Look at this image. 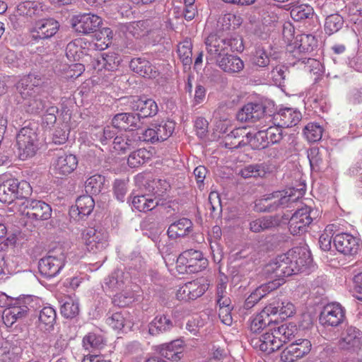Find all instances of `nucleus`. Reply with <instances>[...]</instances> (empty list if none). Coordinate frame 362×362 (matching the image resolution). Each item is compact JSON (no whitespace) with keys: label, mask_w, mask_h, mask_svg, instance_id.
<instances>
[{"label":"nucleus","mask_w":362,"mask_h":362,"mask_svg":"<svg viewBox=\"0 0 362 362\" xmlns=\"http://www.w3.org/2000/svg\"><path fill=\"white\" fill-rule=\"evenodd\" d=\"M301 248L290 250L286 254L279 255L268 263L263 272L272 281L279 282L286 276L303 272L305 267L311 262L310 257L305 252L301 254Z\"/></svg>","instance_id":"obj_1"},{"label":"nucleus","mask_w":362,"mask_h":362,"mask_svg":"<svg viewBox=\"0 0 362 362\" xmlns=\"http://www.w3.org/2000/svg\"><path fill=\"white\" fill-rule=\"evenodd\" d=\"M270 331L272 332H267L259 338H252L251 345L256 349L271 354L293 340L298 333L297 327L293 324H284Z\"/></svg>","instance_id":"obj_2"},{"label":"nucleus","mask_w":362,"mask_h":362,"mask_svg":"<svg viewBox=\"0 0 362 362\" xmlns=\"http://www.w3.org/2000/svg\"><path fill=\"white\" fill-rule=\"evenodd\" d=\"M32 187L29 182L17 179H9L0 185V202L21 205V201H24L31 194Z\"/></svg>","instance_id":"obj_3"},{"label":"nucleus","mask_w":362,"mask_h":362,"mask_svg":"<svg viewBox=\"0 0 362 362\" xmlns=\"http://www.w3.org/2000/svg\"><path fill=\"white\" fill-rule=\"evenodd\" d=\"M208 261L200 251L188 250L181 253L177 259V269L181 274H194L204 269Z\"/></svg>","instance_id":"obj_4"},{"label":"nucleus","mask_w":362,"mask_h":362,"mask_svg":"<svg viewBox=\"0 0 362 362\" xmlns=\"http://www.w3.org/2000/svg\"><path fill=\"white\" fill-rule=\"evenodd\" d=\"M305 192L303 188L295 189H289L288 190L276 191L269 194L264 199L266 202L272 201L268 204L264 209L265 211H273L279 208L288 207L293 203L298 201Z\"/></svg>","instance_id":"obj_5"},{"label":"nucleus","mask_w":362,"mask_h":362,"mask_svg":"<svg viewBox=\"0 0 362 362\" xmlns=\"http://www.w3.org/2000/svg\"><path fill=\"white\" fill-rule=\"evenodd\" d=\"M37 134L33 128L24 127L19 131L16 136V143L21 160L35 156L37 150Z\"/></svg>","instance_id":"obj_6"},{"label":"nucleus","mask_w":362,"mask_h":362,"mask_svg":"<svg viewBox=\"0 0 362 362\" xmlns=\"http://www.w3.org/2000/svg\"><path fill=\"white\" fill-rule=\"evenodd\" d=\"M317 217V211L308 206L298 209L288 221V229L293 235H300L307 231L308 227Z\"/></svg>","instance_id":"obj_7"},{"label":"nucleus","mask_w":362,"mask_h":362,"mask_svg":"<svg viewBox=\"0 0 362 362\" xmlns=\"http://www.w3.org/2000/svg\"><path fill=\"white\" fill-rule=\"evenodd\" d=\"M66 257L62 248L49 252L48 255L40 259L38 268L40 274L47 278L55 276L63 268Z\"/></svg>","instance_id":"obj_8"},{"label":"nucleus","mask_w":362,"mask_h":362,"mask_svg":"<svg viewBox=\"0 0 362 362\" xmlns=\"http://www.w3.org/2000/svg\"><path fill=\"white\" fill-rule=\"evenodd\" d=\"M78 163L75 155L59 151L54 155L52 170L57 177L62 178L72 173L76 169Z\"/></svg>","instance_id":"obj_9"},{"label":"nucleus","mask_w":362,"mask_h":362,"mask_svg":"<svg viewBox=\"0 0 362 362\" xmlns=\"http://www.w3.org/2000/svg\"><path fill=\"white\" fill-rule=\"evenodd\" d=\"M235 39H226L220 37L216 34L209 35L205 41L206 48V60L216 61L219 57L226 54L230 50L233 49V42Z\"/></svg>","instance_id":"obj_10"},{"label":"nucleus","mask_w":362,"mask_h":362,"mask_svg":"<svg viewBox=\"0 0 362 362\" xmlns=\"http://www.w3.org/2000/svg\"><path fill=\"white\" fill-rule=\"evenodd\" d=\"M312 348V344L308 339H298L288 345L281 354L284 362H296L308 355Z\"/></svg>","instance_id":"obj_11"},{"label":"nucleus","mask_w":362,"mask_h":362,"mask_svg":"<svg viewBox=\"0 0 362 362\" xmlns=\"http://www.w3.org/2000/svg\"><path fill=\"white\" fill-rule=\"evenodd\" d=\"M21 205L25 206L23 213L30 219L35 221H46L52 216L51 206L41 200L25 199L21 202Z\"/></svg>","instance_id":"obj_12"},{"label":"nucleus","mask_w":362,"mask_h":362,"mask_svg":"<svg viewBox=\"0 0 362 362\" xmlns=\"http://www.w3.org/2000/svg\"><path fill=\"white\" fill-rule=\"evenodd\" d=\"M102 24V18L90 13H80L72 20V26L75 30L84 35L95 33Z\"/></svg>","instance_id":"obj_13"},{"label":"nucleus","mask_w":362,"mask_h":362,"mask_svg":"<svg viewBox=\"0 0 362 362\" xmlns=\"http://www.w3.org/2000/svg\"><path fill=\"white\" fill-rule=\"evenodd\" d=\"M83 238L89 252H96L107 246V233L102 228H88L83 230Z\"/></svg>","instance_id":"obj_14"},{"label":"nucleus","mask_w":362,"mask_h":362,"mask_svg":"<svg viewBox=\"0 0 362 362\" xmlns=\"http://www.w3.org/2000/svg\"><path fill=\"white\" fill-rule=\"evenodd\" d=\"M301 118V113L299 111L289 107L281 109L272 115L267 117V119H269L272 124L283 128L296 126Z\"/></svg>","instance_id":"obj_15"},{"label":"nucleus","mask_w":362,"mask_h":362,"mask_svg":"<svg viewBox=\"0 0 362 362\" xmlns=\"http://www.w3.org/2000/svg\"><path fill=\"white\" fill-rule=\"evenodd\" d=\"M345 319V310L339 303L327 304L320 315V322L324 326L337 327Z\"/></svg>","instance_id":"obj_16"},{"label":"nucleus","mask_w":362,"mask_h":362,"mask_svg":"<svg viewBox=\"0 0 362 362\" xmlns=\"http://www.w3.org/2000/svg\"><path fill=\"white\" fill-rule=\"evenodd\" d=\"M337 250L345 255H354L360 248V240L350 233H341L333 238Z\"/></svg>","instance_id":"obj_17"},{"label":"nucleus","mask_w":362,"mask_h":362,"mask_svg":"<svg viewBox=\"0 0 362 362\" xmlns=\"http://www.w3.org/2000/svg\"><path fill=\"white\" fill-rule=\"evenodd\" d=\"M112 125L114 128L134 132L142 126L140 116L134 112H122L115 115L112 119Z\"/></svg>","instance_id":"obj_18"},{"label":"nucleus","mask_w":362,"mask_h":362,"mask_svg":"<svg viewBox=\"0 0 362 362\" xmlns=\"http://www.w3.org/2000/svg\"><path fill=\"white\" fill-rule=\"evenodd\" d=\"M59 24L53 18H43L35 22L31 31L33 40H45L54 36L58 31Z\"/></svg>","instance_id":"obj_19"},{"label":"nucleus","mask_w":362,"mask_h":362,"mask_svg":"<svg viewBox=\"0 0 362 362\" xmlns=\"http://www.w3.org/2000/svg\"><path fill=\"white\" fill-rule=\"evenodd\" d=\"M30 308L23 300H16L9 308L4 310L2 315L3 322L6 327H11L16 321L26 317Z\"/></svg>","instance_id":"obj_20"},{"label":"nucleus","mask_w":362,"mask_h":362,"mask_svg":"<svg viewBox=\"0 0 362 362\" xmlns=\"http://www.w3.org/2000/svg\"><path fill=\"white\" fill-rule=\"evenodd\" d=\"M362 345V332L355 327L348 326L341 333L339 346L341 349H358Z\"/></svg>","instance_id":"obj_21"},{"label":"nucleus","mask_w":362,"mask_h":362,"mask_svg":"<svg viewBox=\"0 0 362 362\" xmlns=\"http://www.w3.org/2000/svg\"><path fill=\"white\" fill-rule=\"evenodd\" d=\"M129 105L132 110L139 112L140 119L153 117L158 111L157 103L152 99L133 98Z\"/></svg>","instance_id":"obj_22"},{"label":"nucleus","mask_w":362,"mask_h":362,"mask_svg":"<svg viewBox=\"0 0 362 362\" xmlns=\"http://www.w3.org/2000/svg\"><path fill=\"white\" fill-rule=\"evenodd\" d=\"M139 143V134L135 132L116 136L113 141L114 148L123 153L135 149Z\"/></svg>","instance_id":"obj_23"},{"label":"nucleus","mask_w":362,"mask_h":362,"mask_svg":"<svg viewBox=\"0 0 362 362\" xmlns=\"http://www.w3.org/2000/svg\"><path fill=\"white\" fill-rule=\"evenodd\" d=\"M265 107L259 103H247L237 114L242 122H255L264 115Z\"/></svg>","instance_id":"obj_24"},{"label":"nucleus","mask_w":362,"mask_h":362,"mask_svg":"<svg viewBox=\"0 0 362 362\" xmlns=\"http://www.w3.org/2000/svg\"><path fill=\"white\" fill-rule=\"evenodd\" d=\"M216 64L227 74L240 73L244 69V62L238 56L230 54H226L219 57Z\"/></svg>","instance_id":"obj_25"},{"label":"nucleus","mask_w":362,"mask_h":362,"mask_svg":"<svg viewBox=\"0 0 362 362\" xmlns=\"http://www.w3.org/2000/svg\"><path fill=\"white\" fill-rule=\"evenodd\" d=\"M175 325L166 315H158L148 325V333L151 336H159L171 332Z\"/></svg>","instance_id":"obj_26"},{"label":"nucleus","mask_w":362,"mask_h":362,"mask_svg":"<svg viewBox=\"0 0 362 362\" xmlns=\"http://www.w3.org/2000/svg\"><path fill=\"white\" fill-rule=\"evenodd\" d=\"M129 66L134 72L144 78H155L158 76L156 68L144 58L132 59Z\"/></svg>","instance_id":"obj_27"},{"label":"nucleus","mask_w":362,"mask_h":362,"mask_svg":"<svg viewBox=\"0 0 362 362\" xmlns=\"http://www.w3.org/2000/svg\"><path fill=\"white\" fill-rule=\"evenodd\" d=\"M280 282L269 281L257 287L245 300L243 308L246 310L252 308L263 297L271 291L276 289Z\"/></svg>","instance_id":"obj_28"},{"label":"nucleus","mask_w":362,"mask_h":362,"mask_svg":"<svg viewBox=\"0 0 362 362\" xmlns=\"http://www.w3.org/2000/svg\"><path fill=\"white\" fill-rule=\"evenodd\" d=\"M158 351L160 355L168 360L178 361L183 356V341L177 339L168 344H161L158 347Z\"/></svg>","instance_id":"obj_29"},{"label":"nucleus","mask_w":362,"mask_h":362,"mask_svg":"<svg viewBox=\"0 0 362 362\" xmlns=\"http://www.w3.org/2000/svg\"><path fill=\"white\" fill-rule=\"evenodd\" d=\"M274 308L265 307L259 314H257L250 322V331L252 333H259L262 330L269 326L276 319L272 317V313Z\"/></svg>","instance_id":"obj_30"},{"label":"nucleus","mask_w":362,"mask_h":362,"mask_svg":"<svg viewBox=\"0 0 362 362\" xmlns=\"http://www.w3.org/2000/svg\"><path fill=\"white\" fill-rule=\"evenodd\" d=\"M192 221L186 218H182L171 223L168 227L167 234L169 238L174 240L187 235L192 230Z\"/></svg>","instance_id":"obj_31"},{"label":"nucleus","mask_w":362,"mask_h":362,"mask_svg":"<svg viewBox=\"0 0 362 362\" xmlns=\"http://www.w3.org/2000/svg\"><path fill=\"white\" fill-rule=\"evenodd\" d=\"M247 139L246 128H237L224 137L223 143L226 148L233 149L246 146Z\"/></svg>","instance_id":"obj_32"},{"label":"nucleus","mask_w":362,"mask_h":362,"mask_svg":"<svg viewBox=\"0 0 362 362\" xmlns=\"http://www.w3.org/2000/svg\"><path fill=\"white\" fill-rule=\"evenodd\" d=\"M95 206V201L91 195H83L79 197L76 202V208H71L70 213L71 216L78 214L83 218L93 211Z\"/></svg>","instance_id":"obj_33"},{"label":"nucleus","mask_w":362,"mask_h":362,"mask_svg":"<svg viewBox=\"0 0 362 362\" xmlns=\"http://www.w3.org/2000/svg\"><path fill=\"white\" fill-rule=\"evenodd\" d=\"M204 292V286H197L195 283L189 282L177 290L176 296L178 299L189 300L202 296Z\"/></svg>","instance_id":"obj_34"},{"label":"nucleus","mask_w":362,"mask_h":362,"mask_svg":"<svg viewBox=\"0 0 362 362\" xmlns=\"http://www.w3.org/2000/svg\"><path fill=\"white\" fill-rule=\"evenodd\" d=\"M57 314L51 307H45L39 315L38 327L44 332H50L54 329Z\"/></svg>","instance_id":"obj_35"},{"label":"nucleus","mask_w":362,"mask_h":362,"mask_svg":"<svg viewBox=\"0 0 362 362\" xmlns=\"http://www.w3.org/2000/svg\"><path fill=\"white\" fill-rule=\"evenodd\" d=\"M33 76L28 75L21 79L16 85V97L18 103H23L33 96L35 91L34 88L29 83L32 82V77Z\"/></svg>","instance_id":"obj_36"},{"label":"nucleus","mask_w":362,"mask_h":362,"mask_svg":"<svg viewBox=\"0 0 362 362\" xmlns=\"http://www.w3.org/2000/svg\"><path fill=\"white\" fill-rule=\"evenodd\" d=\"M266 307L274 308L272 316L279 315L280 318L286 319L291 317L295 313V306L288 300H274Z\"/></svg>","instance_id":"obj_37"},{"label":"nucleus","mask_w":362,"mask_h":362,"mask_svg":"<svg viewBox=\"0 0 362 362\" xmlns=\"http://www.w3.org/2000/svg\"><path fill=\"white\" fill-rule=\"evenodd\" d=\"M121 62L119 54L114 52L103 53L97 59L98 69L104 68L106 70L114 71L117 69Z\"/></svg>","instance_id":"obj_38"},{"label":"nucleus","mask_w":362,"mask_h":362,"mask_svg":"<svg viewBox=\"0 0 362 362\" xmlns=\"http://www.w3.org/2000/svg\"><path fill=\"white\" fill-rule=\"evenodd\" d=\"M132 206L141 212L153 210L158 205V201L146 195L134 196L132 200Z\"/></svg>","instance_id":"obj_39"},{"label":"nucleus","mask_w":362,"mask_h":362,"mask_svg":"<svg viewBox=\"0 0 362 362\" xmlns=\"http://www.w3.org/2000/svg\"><path fill=\"white\" fill-rule=\"evenodd\" d=\"M95 42L93 43V48L98 50L106 49L111 43L112 38V31L109 28H103L98 29L97 31L93 33Z\"/></svg>","instance_id":"obj_40"},{"label":"nucleus","mask_w":362,"mask_h":362,"mask_svg":"<svg viewBox=\"0 0 362 362\" xmlns=\"http://www.w3.org/2000/svg\"><path fill=\"white\" fill-rule=\"evenodd\" d=\"M268 167L264 163L251 164L240 170L239 175L245 179L264 177L268 173Z\"/></svg>","instance_id":"obj_41"},{"label":"nucleus","mask_w":362,"mask_h":362,"mask_svg":"<svg viewBox=\"0 0 362 362\" xmlns=\"http://www.w3.org/2000/svg\"><path fill=\"white\" fill-rule=\"evenodd\" d=\"M247 145L249 144L253 149H263L270 144L265 130H260L255 134L247 132Z\"/></svg>","instance_id":"obj_42"},{"label":"nucleus","mask_w":362,"mask_h":362,"mask_svg":"<svg viewBox=\"0 0 362 362\" xmlns=\"http://www.w3.org/2000/svg\"><path fill=\"white\" fill-rule=\"evenodd\" d=\"M178 57L184 69H189L192 63V44L189 40H185L177 45Z\"/></svg>","instance_id":"obj_43"},{"label":"nucleus","mask_w":362,"mask_h":362,"mask_svg":"<svg viewBox=\"0 0 362 362\" xmlns=\"http://www.w3.org/2000/svg\"><path fill=\"white\" fill-rule=\"evenodd\" d=\"M252 268L253 264L249 262L240 265L233 272V281L243 282L240 287L250 284V279H252L250 274L252 272Z\"/></svg>","instance_id":"obj_44"},{"label":"nucleus","mask_w":362,"mask_h":362,"mask_svg":"<svg viewBox=\"0 0 362 362\" xmlns=\"http://www.w3.org/2000/svg\"><path fill=\"white\" fill-rule=\"evenodd\" d=\"M151 156L150 151L146 148H139L132 151L127 159L128 165L130 168H138L146 163Z\"/></svg>","instance_id":"obj_45"},{"label":"nucleus","mask_w":362,"mask_h":362,"mask_svg":"<svg viewBox=\"0 0 362 362\" xmlns=\"http://www.w3.org/2000/svg\"><path fill=\"white\" fill-rule=\"evenodd\" d=\"M127 277H124V273L122 270H116L112 272L105 281L106 288L109 289L117 291L122 290L125 284V281Z\"/></svg>","instance_id":"obj_46"},{"label":"nucleus","mask_w":362,"mask_h":362,"mask_svg":"<svg viewBox=\"0 0 362 362\" xmlns=\"http://www.w3.org/2000/svg\"><path fill=\"white\" fill-rule=\"evenodd\" d=\"M105 344V341L103 336L95 332H89L83 339V347L90 351L101 349Z\"/></svg>","instance_id":"obj_47"},{"label":"nucleus","mask_w":362,"mask_h":362,"mask_svg":"<svg viewBox=\"0 0 362 362\" xmlns=\"http://www.w3.org/2000/svg\"><path fill=\"white\" fill-rule=\"evenodd\" d=\"M290 14L295 21H309L313 18L314 10L309 5L302 4L293 6L291 10Z\"/></svg>","instance_id":"obj_48"},{"label":"nucleus","mask_w":362,"mask_h":362,"mask_svg":"<svg viewBox=\"0 0 362 362\" xmlns=\"http://www.w3.org/2000/svg\"><path fill=\"white\" fill-rule=\"evenodd\" d=\"M105 181V177L99 174L90 177L85 182L86 192L91 195L99 194L103 188Z\"/></svg>","instance_id":"obj_49"},{"label":"nucleus","mask_w":362,"mask_h":362,"mask_svg":"<svg viewBox=\"0 0 362 362\" xmlns=\"http://www.w3.org/2000/svg\"><path fill=\"white\" fill-rule=\"evenodd\" d=\"M295 45L300 52H308L313 50L316 46V40L313 35L310 34H300L296 37Z\"/></svg>","instance_id":"obj_50"},{"label":"nucleus","mask_w":362,"mask_h":362,"mask_svg":"<svg viewBox=\"0 0 362 362\" xmlns=\"http://www.w3.org/2000/svg\"><path fill=\"white\" fill-rule=\"evenodd\" d=\"M158 137V142L167 140L175 130V123L173 121L162 122L160 124H153Z\"/></svg>","instance_id":"obj_51"},{"label":"nucleus","mask_w":362,"mask_h":362,"mask_svg":"<svg viewBox=\"0 0 362 362\" xmlns=\"http://www.w3.org/2000/svg\"><path fill=\"white\" fill-rule=\"evenodd\" d=\"M22 104L25 111L32 114H37L43 110L45 106V101L42 100V98L35 93L25 100V102Z\"/></svg>","instance_id":"obj_52"},{"label":"nucleus","mask_w":362,"mask_h":362,"mask_svg":"<svg viewBox=\"0 0 362 362\" xmlns=\"http://www.w3.org/2000/svg\"><path fill=\"white\" fill-rule=\"evenodd\" d=\"M344 25L343 18L338 13L328 16L325 19V31L328 35H332L339 31Z\"/></svg>","instance_id":"obj_53"},{"label":"nucleus","mask_w":362,"mask_h":362,"mask_svg":"<svg viewBox=\"0 0 362 362\" xmlns=\"http://www.w3.org/2000/svg\"><path fill=\"white\" fill-rule=\"evenodd\" d=\"M134 300V295L130 290L123 291L115 294L112 298V303L118 307L128 306Z\"/></svg>","instance_id":"obj_54"},{"label":"nucleus","mask_w":362,"mask_h":362,"mask_svg":"<svg viewBox=\"0 0 362 362\" xmlns=\"http://www.w3.org/2000/svg\"><path fill=\"white\" fill-rule=\"evenodd\" d=\"M323 153L320 151L319 148H313L308 152V158L310 167L314 170H320L324 164Z\"/></svg>","instance_id":"obj_55"},{"label":"nucleus","mask_w":362,"mask_h":362,"mask_svg":"<svg viewBox=\"0 0 362 362\" xmlns=\"http://www.w3.org/2000/svg\"><path fill=\"white\" fill-rule=\"evenodd\" d=\"M80 40H75L68 43L66 47V55L68 59L73 61H78L82 54Z\"/></svg>","instance_id":"obj_56"},{"label":"nucleus","mask_w":362,"mask_h":362,"mask_svg":"<svg viewBox=\"0 0 362 362\" xmlns=\"http://www.w3.org/2000/svg\"><path fill=\"white\" fill-rule=\"evenodd\" d=\"M304 134L310 142H315L322 138V129L320 125L310 123L305 127Z\"/></svg>","instance_id":"obj_57"},{"label":"nucleus","mask_w":362,"mask_h":362,"mask_svg":"<svg viewBox=\"0 0 362 362\" xmlns=\"http://www.w3.org/2000/svg\"><path fill=\"white\" fill-rule=\"evenodd\" d=\"M78 313V303L71 299L66 301L61 307V313L66 318H74Z\"/></svg>","instance_id":"obj_58"},{"label":"nucleus","mask_w":362,"mask_h":362,"mask_svg":"<svg viewBox=\"0 0 362 362\" xmlns=\"http://www.w3.org/2000/svg\"><path fill=\"white\" fill-rule=\"evenodd\" d=\"M106 322L114 329L120 330L124 326L125 317L122 312H116L107 318Z\"/></svg>","instance_id":"obj_59"},{"label":"nucleus","mask_w":362,"mask_h":362,"mask_svg":"<svg viewBox=\"0 0 362 362\" xmlns=\"http://www.w3.org/2000/svg\"><path fill=\"white\" fill-rule=\"evenodd\" d=\"M351 21L356 25L358 32L362 30V5H353L349 8Z\"/></svg>","instance_id":"obj_60"},{"label":"nucleus","mask_w":362,"mask_h":362,"mask_svg":"<svg viewBox=\"0 0 362 362\" xmlns=\"http://www.w3.org/2000/svg\"><path fill=\"white\" fill-rule=\"evenodd\" d=\"M282 128L283 127L271 125L265 130L268 140L270 143L274 144L280 142L283 139Z\"/></svg>","instance_id":"obj_61"},{"label":"nucleus","mask_w":362,"mask_h":362,"mask_svg":"<svg viewBox=\"0 0 362 362\" xmlns=\"http://www.w3.org/2000/svg\"><path fill=\"white\" fill-rule=\"evenodd\" d=\"M209 207L211 213L220 214L222 206L220 195L216 192H211L209 195Z\"/></svg>","instance_id":"obj_62"},{"label":"nucleus","mask_w":362,"mask_h":362,"mask_svg":"<svg viewBox=\"0 0 362 362\" xmlns=\"http://www.w3.org/2000/svg\"><path fill=\"white\" fill-rule=\"evenodd\" d=\"M271 62L270 57L263 49H257L254 57V63L260 66L265 67L269 64Z\"/></svg>","instance_id":"obj_63"},{"label":"nucleus","mask_w":362,"mask_h":362,"mask_svg":"<svg viewBox=\"0 0 362 362\" xmlns=\"http://www.w3.org/2000/svg\"><path fill=\"white\" fill-rule=\"evenodd\" d=\"M139 137L140 142L146 141L151 144L158 142V135H156L153 124H151L150 127L144 131L141 136L139 135Z\"/></svg>","instance_id":"obj_64"}]
</instances>
